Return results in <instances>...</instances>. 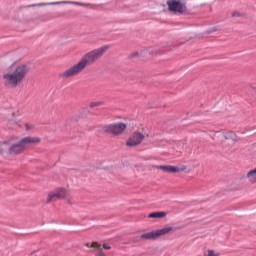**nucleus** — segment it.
Listing matches in <instances>:
<instances>
[{
  "instance_id": "9d476101",
  "label": "nucleus",
  "mask_w": 256,
  "mask_h": 256,
  "mask_svg": "<svg viewBox=\"0 0 256 256\" xmlns=\"http://www.w3.org/2000/svg\"><path fill=\"white\" fill-rule=\"evenodd\" d=\"M157 169H161L164 173H181V171H185V167L179 168L175 166H157Z\"/></svg>"
},
{
  "instance_id": "6ab92c4d",
  "label": "nucleus",
  "mask_w": 256,
  "mask_h": 256,
  "mask_svg": "<svg viewBox=\"0 0 256 256\" xmlns=\"http://www.w3.org/2000/svg\"><path fill=\"white\" fill-rule=\"evenodd\" d=\"M103 102H92L91 104H90V107H99L101 104H102Z\"/></svg>"
},
{
  "instance_id": "a211bd4d",
  "label": "nucleus",
  "mask_w": 256,
  "mask_h": 256,
  "mask_svg": "<svg viewBox=\"0 0 256 256\" xmlns=\"http://www.w3.org/2000/svg\"><path fill=\"white\" fill-rule=\"evenodd\" d=\"M219 252H215L213 250H208V253L205 256H220Z\"/></svg>"
},
{
  "instance_id": "f03ea898",
  "label": "nucleus",
  "mask_w": 256,
  "mask_h": 256,
  "mask_svg": "<svg viewBox=\"0 0 256 256\" xmlns=\"http://www.w3.org/2000/svg\"><path fill=\"white\" fill-rule=\"evenodd\" d=\"M27 73H29V66L25 64L17 66L12 72L4 73L2 79L5 87L15 89L23 83Z\"/></svg>"
},
{
  "instance_id": "9b49d317",
  "label": "nucleus",
  "mask_w": 256,
  "mask_h": 256,
  "mask_svg": "<svg viewBox=\"0 0 256 256\" xmlns=\"http://www.w3.org/2000/svg\"><path fill=\"white\" fill-rule=\"evenodd\" d=\"M171 231H177V228L166 227V228H162V229H159V230H155V232H156V239L158 237H163V235H167V234L171 233Z\"/></svg>"
},
{
  "instance_id": "f8f14e48",
  "label": "nucleus",
  "mask_w": 256,
  "mask_h": 256,
  "mask_svg": "<svg viewBox=\"0 0 256 256\" xmlns=\"http://www.w3.org/2000/svg\"><path fill=\"white\" fill-rule=\"evenodd\" d=\"M11 147V141L0 142L1 155H9V148Z\"/></svg>"
},
{
  "instance_id": "20e7f679",
  "label": "nucleus",
  "mask_w": 256,
  "mask_h": 256,
  "mask_svg": "<svg viewBox=\"0 0 256 256\" xmlns=\"http://www.w3.org/2000/svg\"><path fill=\"white\" fill-rule=\"evenodd\" d=\"M125 129H127V124L116 122L105 125L103 127V132L108 135H112V137H119V135H123V133H125Z\"/></svg>"
},
{
  "instance_id": "4be33fe9",
  "label": "nucleus",
  "mask_w": 256,
  "mask_h": 256,
  "mask_svg": "<svg viewBox=\"0 0 256 256\" xmlns=\"http://www.w3.org/2000/svg\"><path fill=\"white\" fill-rule=\"evenodd\" d=\"M103 248L106 250H109V249H111V246H109L108 244H103Z\"/></svg>"
},
{
  "instance_id": "1a4fd4ad",
  "label": "nucleus",
  "mask_w": 256,
  "mask_h": 256,
  "mask_svg": "<svg viewBox=\"0 0 256 256\" xmlns=\"http://www.w3.org/2000/svg\"><path fill=\"white\" fill-rule=\"evenodd\" d=\"M214 139H220V141L226 139V141H232V143H235V134L233 132H229L225 135L223 132L219 131L214 134Z\"/></svg>"
},
{
  "instance_id": "393cba45",
  "label": "nucleus",
  "mask_w": 256,
  "mask_h": 256,
  "mask_svg": "<svg viewBox=\"0 0 256 256\" xmlns=\"http://www.w3.org/2000/svg\"><path fill=\"white\" fill-rule=\"evenodd\" d=\"M140 55H145V52H141Z\"/></svg>"
},
{
  "instance_id": "5701e85b",
  "label": "nucleus",
  "mask_w": 256,
  "mask_h": 256,
  "mask_svg": "<svg viewBox=\"0 0 256 256\" xmlns=\"http://www.w3.org/2000/svg\"><path fill=\"white\" fill-rule=\"evenodd\" d=\"M131 57L135 58V57H139V52H135L131 55Z\"/></svg>"
},
{
  "instance_id": "f257e3e1",
  "label": "nucleus",
  "mask_w": 256,
  "mask_h": 256,
  "mask_svg": "<svg viewBox=\"0 0 256 256\" xmlns=\"http://www.w3.org/2000/svg\"><path fill=\"white\" fill-rule=\"evenodd\" d=\"M109 49L108 45H104L98 49H94L88 53H86L80 61L75 64L74 66H71L70 68L66 69L64 72L59 74L60 79H70V77H75L76 75H79V73H83V70H85L88 65H93L95 61L101 59L103 55H105V52Z\"/></svg>"
},
{
  "instance_id": "2eb2a0df",
  "label": "nucleus",
  "mask_w": 256,
  "mask_h": 256,
  "mask_svg": "<svg viewBox=\"0 0 256 256\" xmlns=\"http://www.w3.org/2000/svg\"><path fill=\"white\" fill-rule=\"evenodd\" d=\"M167 213L165 212H154L148 215L150 219H163V217H166Z\"/></svg>"
},
{
  "instance_id": "b1692460",
  "label": "nucleus",
  "mask_w": 256,
  "mask_h": 256,
  "mask_svg": "<svg viewBox=\"0 0 256 256\" xmlns=\"http://www.w3.org/2000/svg\"><path fill=\"white\" fill-rule=\"evenodd\" d=\"M126 146L129 147V140L126 141Z\"/></svg>"
},
{
  "instance_id": "aec40b11",
  "label": "nucleus",
  "mask_w": 256,
  "mask_h": 256,
  "mask_svg": "<svg viewBox=\"0 0 256 256\" xmlns=\"http://www.w3.org/2000/svg\"><path fill=\"white\" fill-rule=\"evenodd\" d=\"M25 127H26V131H31L33 129L32 124H25Z\"/></svg>"
},
{
  "instance_id": "ddd939ff",
  "label": "nucleus",
  "mask_w": 256,
  "mask_h": 256,
  "mask_svg": "<svg viewBox=\"0 0 256 256\" xmlns=\"http://www.w3.org/2000/svg\"><path fill=\"white\" fill-rule=\"evenodd\" d=\"M140 239H142L143 241H149L151 239H157V234H156L155 230L151 231V232H146V233H144L140 236Z\"/></svg>"
},
{
  "instance_id": "f3484780",
  "label": "nucleus",
  "mask_w": 256,
  "mask_h": 256,
  "mask_svg": "<svg viewBox=\"0 0 256 256\" xmlns=\"http://www.w3.org/2000/svg\"><path fill=\"white\" fill-rule=\"evenodd\" d=\"M87 247H92L93 249H96L99 251V249H101V244L97 243V242H93L92 244H86Z\"/></svg>"
},
{
  "instance_id": "423d86ee",
  "label": "nucleus",
  "mask_w": 256,
  "mask_h": 256,
  "mask_svg": "<svg viewBox=\"0 0 256 256\" xmlns=\"http://www.w3.org/2000/svg\"><path fill=\"white\" fill-rule=\"evenodd\" d=\"M67 197V190L63 188L56 189L54 192L48 194L46 203L57 201V199H65Z\"/></svg>"
},
{
  "instance_id": "6e6552de",
  "label": "nucleus",
  "mask_w": 256,
  "mask_h": 256,
  "mask_svg": "<svg viewBox=\"0 0 256 256\" xmlns=\"http://www.w3.org/2000/svg\"><path fill=\"white\" fill-rule=\"evenodd\" d=\"M145 140V135L141 132H134L129 139V147H137V145H141Z\"/></svg>"
},
{
  "instance_id": "412c9836",
  "label": "nucleus",
  "mask_w": 256,
  "mask_h": 256,
  "mask_svg": "<svg viewBox=\"0 0 256 256\" xmlns=\"http://www.w3.org/2000/svg\"><path fill=\"white\" fill-rule=\"evenodd\" d=\"M232 17H241V14L238 13V12H234V13L232 14Z\"/></svg>"
},
{
  "instance_id": "0eeeda50",
  "label": "nucleus",
  "mask_w": 256,
  "mask_h": 256,
  "mask_svg": "<svg viewBox=\"0 0 256 256\" xmlns=\"http://www.w3.org/2000/svg\"><path fill=\"white\" fill-rule=\"evenodd\" d=\"M167 4L169 9L173 11V13H185V4L181 3V1L169 0Z\"/></svg>"
},
{
  "instance_id": "4468645a",
  "label": "nucleus",
  "mask_w": 256,
  "mask_h": 256,
  "mask_svg": "<svg viewBox=\"0 0 256 256\" xmlns=\"http://www.w3.org/2000/svg\"><path fill=\"white\" fill-rule=\"evenodd\" d=\"M246 179H248V181H249V183H251V185H255V183H256V168L253 170H250L246 174Z\"/></svg>"
},
{
  "instance_id": "dca6fc26",
  "label": "nucleus",
  "mask_w": 256,
  "mask_h": 256,
  "mask_svg": "<svg viewBox=\"0 0 256 256\" xmlns=\"http://www.w3.org/2000/svg\"><path fill=\"white\" fill-rule=\"evenodd\" d=\"M21 127V124H19V121L17 120H9L8 122V128L9 129H17Z\"/></svg>"
},
{
  "instance_id": "7ed1b4c3",
  "label": "nucleus",
  "mask_w": 256,
  "mask_h": 256,
  "mask_svg": "<svg viewBox=\"0 0 256 256\" xmlns=\"http://www.w3.org/2000/svg\"><path fill=\"white\" fill-rule=\"evenodd\" d=\"M40 141L41 139L37 137L28 136L22 138L20 141L14 144L10 143L9 155H21V153H23L25 149L31 147V145H37V143H39Z\"/></svg>"
},
{
  "instance_id": "39448f33",
  "label": "nucleus",
  "mask_w": 256,
  "mask_h": 256,
  "mask_svg": "<svg viewBox=\"0 0 256 256\" xmlns=\"http://www.w3.org/2000/svg\"><path fill=\"white\" fill-rule=\"evenodd\" d=\"M51 5H78L79 7H85V3L75 2V1H58V2L39 3V4H32L28 7H47Z\"/></svg>"
}]
</instances>
